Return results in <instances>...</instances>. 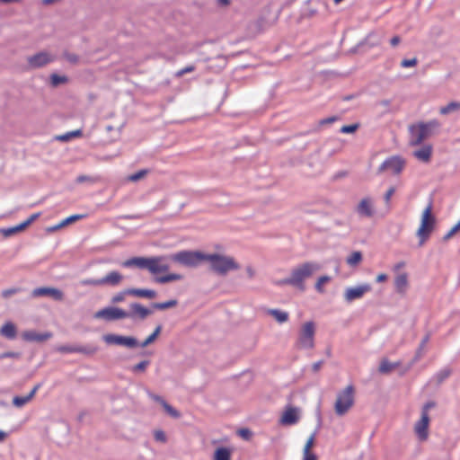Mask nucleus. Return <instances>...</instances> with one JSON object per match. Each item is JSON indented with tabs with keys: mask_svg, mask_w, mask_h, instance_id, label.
Here are the masks:
<instances>
[{
	"mask_svg": "<svg viewBox=\"0 0 460 460\" xmlns=\"http://www.w3.org/2000/svg\"><path fill=\"white\" fill-rule=\"evenodd\" d=\"M319 270L320 265L316 262L307 261L298 265L290 273L292 286L298 288L300 290H305V280Z\"/></svg>",
	"mask_w": 460,
	"mask_h": 460,
	"instance_id": "f257e3e1",
	"label": "nucleus"
},
{
	"mask_svg": "<svg viewBox=\"0 0 460 460\" xmlns=\"http://www.w3.org/2000/svg\"><path fill=\"white\" fill-rule=\"evenodd\" d=\"M205 261L210 263V269L217 274L226 275L230 270L239 269V264L234 258L217 253L206 254Z\"/></svg>",
	"mask_w": 460,
	"mask_h": 460,
	"instance_id": "f03ea898",
	"label": "nucleus"
},
{
	"mask_svg": "<svg viewBox=\"0 0 460 460\" xmlns=\"http://www.w3.org/2000/svg\"><path fill=\"white\" fill-rule=\"evenodd\" d=\"M354 402L355 387L352 385H349L337 394L334 403L336 414L339 416L346 414L354 405Z\"/></svg>",
	"mask_w": 460,
	"mask_h": 460,
	"instance_id": "7ed1b4c3",
	"label": "nucleus"
},
{
	"mask_svg": "<svg viewBox=\"0 0 460 460\" xmlns=\"http://www.w3.org/2000/svg\"><path fill=\"white\" fill-rule=\"evenodd\" d=\"M170 259L183 266L193 268L205 261L206 253L198 251H181L172 254Z\"/></svg>",
	"mask_w": 460,
	"mask_h": 460,
	"instance_id": "20e7f679",
	"label": "nucleus"
},
{
	"mask_svg": "<svg viewBox=\"0 0 460 460\" xmlns=\"http://www.w3.org/2000/svg\"><path fill=\"white\" fill-rule=\"evenodd\" d=\"M315 324L309 321L305 323L298 332V338L296 343L297 349H311L314 347Z\"/></svg>",
	"mask_w": 460,
	"mask_h": 460,
	"instance_id": "39448f33",
	"label": "nucleus"
},
{
	"mask_svg": "<svg viewBox=\"0 0 460 460\" xmlns=\"http://www.w3.org/2000/svg\"><path fill=\"white\" fill-rule=\"evenodd\" d=\"M431 234V204H429L425 208L421 223L417 230V237L419 239V246H422L429 238Z\"/></svg>",
	"mask_w": 460,
	"mask_h": 460,
	"instance_id": "423d86ee",
	"label": "nucleus"
},
{
	"mask_svg": "<svg viewBox=\"0 0 460 460\" xmlns=\"http://www.w3.org/2000/svg\"><path fill=\"white\" fill-rule=\"evenodd\" d=\"M430 403L427 402L422 409L421 417L419 421L416 422L414 426L415 434L420 441H425L429 438V409L430 407Z\"/></svg>",
	"mask_w": 460,
	"mask_h": 460,
	"instance_id": "0eeeda50",
	"label": "nucleus"
},
{
	"mask_svg": "<svg viewBox=\"0 0 460 460\" xmlns=\"http://www.w3.org/2000/svg\"><path fill=\"white\" fill-rule=\"evenodd\" d=\"M129 316L128 313L118 307H106L97 311L94 317L97 319H104L106 321H114L125 319Z\"/></svg>",
	"mask_w": 460,
	"mask_h": 460,
	"instance_id": "6e6552de",
	"label": "nucleus"
},
{
	"mask_svg": "<svg viewBox=\"0 0 460 460\" xmlns=\"http://www.w3.org/2000/svg\"><path fill=\"white\" fill-rule=\"evenodd\" d=\"M429 132V125L420 123L413 125L410 128V140L411 146H418L428 137Z\"/></svg>",
	"mask_w": 460,
	"mask_h": 460,
	"instance_id": "1a4fd4ad",
	"label": "nucleus"
},
{
	"mask_svg": "<svg viewBox=\"0 0 460 460\" xmlns=\"http://www.w3.org/2000/svg\"><path fill=\"white\" fill-rule=\"evenodd\" d=\"M103 341L109 345H119L127 348H134L137 346V341L133 337H126L116 334H106Z\"/></svg>",
	"mask_w": 460,
	"mask_h": 460,
	"instance_id": "9d476101",
	"label": "nucleus"
},
{
	"mask_svg": "<svg viewBox=\"0 0 460 460\" xmlns=\"http://www.w3.org/2000/svg\"><path fill=\"white\" fill-rule=\"evenodd\" d=\"M405 161L400 156H393L385 160L379 167V171H391L392 172L398 174L404 168Z\"/></svg>",
	"mask_w": 460,
	"mask_h": 460,
	"instance_id": "9b49d317",
	"label": "nucleus"
},
{
	"mask_svg": "<svg viewBox=\"0 0 460 460\" xmlns=\"http://www.w3.org/2000/svg\"><path fill=\"white\" fill-rule=\"evenodd\" d=\"M372 288L369 284L349 288L344 292V298L348 303L363 297V296L371 291Z\"/></svg>",
	"mask_w": 460,
	"mask_h": 460,
	"instance_id": "f8f14e48",
	"label": "nucleus"
},
{
	"mask_svg": "<svg viewBox=\"0 0 460 460\" xmlns=\"http://www.w3.org/2000/svg\"><path fill=\"white\" fill-rule=\"evenodd\" d=\"M31 296L33 297L49 296L56 301H61L64 298V294L61 290L55 288L42 287L32 290Z\"/></svg>",
	"mask_w": 460,
	"mask_h": 460,
	"instance_id": "ddd939ff",
	"label": "nucleus"
},
{
	"mask_svg": "<svg viewBox=\"0 0 460 460\" xmlns=\"http://www.w3.org/2000/svg\"><path fill=\"white\" fill-rule=\"evenodd\" d=\"M53 57L48 52H40L37 53L28 58V63L30 66L33 68L43 66L51 61H53Z\"/></svg>",
	"mask_w": 460,
	"mask_h": 460,
	"instance_id": "4468645a",
	"label": "nucleus"
},
{
	"mask_svg": "<svg viewBox=\"0 0 460 460\" xmlns=\"http://www.w3.org/2000/svg\"><path fill=\"white\" fill-rule=\"evenodd\" d=\"M164 257L148 258V270L152 274L165 272L169 270V265L164 262Z\"/></svg>",
	"mask_w": 460,
	"mask_h": 460,
	"instance_id": "2eb2a0df",
	"label": "nucleus"
},
{
	"mask_svg": "<svg viewBox=\"0 0 460 460\" xmlns=\"http://www.w3.org/2000/svg\"><path fill=\"white\" fill-rule=\"evenodd\" d=\"M152 310L143 306L138 303H133L130 305V313H128L131 318L145 319L152 314Z\"/></svg>",
	"mask_w": 460,
	"mask_h": 460,
	"instance_id": "dca6fc26",
	"label": "nucleus"
},
{
	"mask_svg": "<svg viewBox=\"0 0 460 460\" xmlns=\"http://www.w3.org/2000/svg\"><path fill=\"white\" fill-rule=\"evenodd\" d=\"M358 213L366 217H371L374 216L375 210L373 207V202L370 198L363 199L357 208Z\"/></svg>",
	"mask_w": 460,
	"mask_h": 460,
	"instance_id": "f3484780",
	"label": "nucleus"
},
{
	"mask_svg": "<svg viewBox=\"0 0 460 460\" xmlns=\"http://www.w3.org/2000/svg\"><path fill=\"white\" fill-rule=\"evenodd\" d=\"M22 337L26 341H45L52 337L50 332L37 333L33 331H26L22 333Z\"/></svg>",
	"mask_w": 460,
	"mask_h": 460,
	"instance_id": "a211bd4d",
	"label": "nucleus"
},
{
	"mask_svg": "<svg viewBox=\"0 0 460 460\" xmlns=\"http://www.w3.org/2000/svg\"><path fill=\"white\" fill-rule=\"evenodd\" d=\"M122 266L126 268L137 267L139 269H148V258L133 257L125 261Z\"/></svg>",
	"mask_w": 460,
	"mask_h": 460,
	"instance_id": "6ab92c4d",
	"label": "nucleus"
},
{
	"mask_svg": "<svg viewBox=\"0 0 460 460\" xmlns=\"http://www.w3.org/2000/svg\"><path fill=\"white\" fill-rule=\"evenodd\" d=\"M280 420H281V423L285 424V425H292V424L296 423L298 420L296 409H295L293 407L288 408L284 411Z\"/></svg>",
	"mask_w": 460,
	"mask_h": 460,
	"instance_id": "aec40b11",
	"label": "nucleus"
},
{
	"mask_svg": "<svg viewBox=\"0 0 460 460\" xmlns=\"http://www.w3.org/2000/svg\"><path fill=\"white\" fill-rule=\"evenodd\" d=\"M395 289L398 293L403 294L408 288V274L399 273L394 279Z\"/></svg>",
	"mask_w": 460,
	"mask_h": 460,
	"instance_id": "412c9836",
	"label": "nucleus"
},
{
	"mask_svg": "<svg viewBox=\"0 0 460 460\" xmlns=\"http://www.w3.org/2000/svg\"><path fill=\"white\" fill-rule=\"evenodd\" d=\"M122 280V275L118 271H111L101 279L102 286H117Z\"/></svg>",
	"mask_w": 460,
	"mask_h": 460,
	"instance_id": "4be33fe9",
	"label": "nucleus"
},
{
	"mask_svg": "<svg viewBox=\"0 0 460 460\" xmlns=\"http://www.w3.org/2000/svg\"><path fill=\"white\" fill-rule=\"evenodd\" d=\"M128 295H131L137 297L155 298L156 292L151 289H141V288H130L126 290Z\"/></svg>",
	"mask_w": 460,
	"mask_h": 460,
	"instance_id": "5701e85b",
	"label": "nucleus"
},
{
	"mask_svg": "<svg viewBox=\"0 0 460 460\" xmlns=\"http://www.w3.org/2000/svg\"><path fill=\"white\" fill-rule=\"evenodd\" d=\"M39 389V385H35L33 389L30 392V394L26 396H15L13 399V403L16 407H22L26 403H28L35 395L36 392Z\"/></svg>",
	"mask_w": 460,
	"mask_h": 460,
	"instance_id": "b1692460",
	"label": "nucleus"
},
{
	"mask_svg": "<svg viewBox=\"0 0 460 460\" xmlns=\"http://www.w3.org/2000/svg\"><path fill=\"white\" fill-rule=\"evenodd\" d=\"M0 334L9 340H13L16 337V327L11 323H5L0 329Z\"/></svg>",
	"mask_w": 460,
	"mask_h": 460,
	"instance_id": "393cba45",
	"label": "nucleus"
},
{
	"mask_svg": "<svg viewBox=\"0 0 460 460\" xmlns=\"http://www.w3.org/2000/svg\"><path fill=\"white\" fill-rule=\"evenodd\" d=\"M232 449L225 447H217L215 450L213 460H231Z\"/></svg>",
	"mask_w": 460,
	"mask_h": 460,
	"instance_id": "a878e982",
	"label": "nucleus"
},
{
	"mask_svg": "<svg viewBox=\"0 0 460 460\" xmlns=\"http://www.w3.org/2000/svg\"><path fill=\"white\" fill-rule=\"evenodd\" d=\"M400 366V363H392L388 359L384 358L381 360L378 370L382 374H388L392 372L394 369Z\"/></svg>",
	"mask_w": 460,
	"mask_h": 460,
	"instance_id": "bb28decb",
	"label": "nucleus"
},
{
	"mask_svg": "<svg viewBox=\"0 0 460 460\" xmlns=\"http://www.w3.org/2000/svg\"><path fill=\"white\" fill-rule=\"evenodd\" d=\"M269 314L279 323H283L288 320V314L284 311L270 309L269 310Z\"/></svg>",
	"mask_w": 460,
	"mask_h": 460,
	"instance_id": "cd10ccee",
	"label": "nucleus"
},
{
	"mask_svg": "<svg viewBox=\"0 0 460 460\" xmlns=\"http://www.w3.org/2000/svg\"><path fill=\"white\" fill-rule=\"evenodd\" d=\"M460 111V102H451L444 107H441L439 110L440 114L447 115L451 112H455Z\"/></svg>",
	"mask_w": 460,
	"mask_h": 460,
	"instance_id": "c85d7f7f",
	"label": "nucleus"
},
{
	"mask_svg": "<svg viewBox=\"0 0 460 460\" xmlns=\"http://www.w3.org/2000/svg\"><path fill=\"white\" fill-rule=\"evenodd\" d=\"M431 154L429 146H426L422 149L417 150L413 153L414 156L422 162H428Z\"/></svg>",
	"mask_w": 460,
	"mask_h": 460,
	"instance_id": "c756f323",
	"label": "nucleus"
},
{
	"mask_svg": "<svg viewBox=\"0 0 460 460\" xmlns=\"http://www.w3.org/2000/svg\"><path fill=\"white\" fill-rule=\"evenodd\" d=\"M452 373V369L449 367H446L436 374V383L438 385H441Z\"/></svg>",
	"mask_w": 460,
	"mask_h": 460,
	"instance_id": "7c9ffc66",
	"label": "nucleus"
},
{
	"mask_svg": "<svg viewBox=\"0 0 460 460\" xmlns=\"http://www.w3.org/2000/svg\"><path fill=\"white\" fill-rule=\"evenodd\" d=\"M181 279H182V276L181 274L171 273V274H168L165 276L157 277L155 279V281L158 283L164 284V283H168L171 281L180 280Z\"/></svg>",
	"mask_w": 460,
	"mask_h": 460,
	"instance_id": "2f4dec72",
	"label": "nucleus"
},
{
	"mask_svg": "<svg viewBox=\"0 0 460 460\" xmlns=\"http://www.w3.org/2000/svg\"><path fill=\"white\" fill-rule=\"evenodd\" d=\"M362 261V253L360 252H353L348 258H347V264L354 267L359 264Z\"/></svg>",
	"mask_w": 460,
	"mask_h": 460,
	"instance_id": "473e14b6",
	"label": "nucleus"
},
{
	"mask_svg": "<svg viewBox=\"0 0 460 460\" xmlns=\"http://www.w3.org/2000/svg\"><path fill=\"white\" fill-rule=\"evenodd\" d=\"M331 277L329 276H322L320 277L316 283H315V289L318 293H324L325 292V289H324V285L329 283L331 281Z\"/></svg>",
	"mask_w": 460,
	"mask_h": 460,
	"instance_id": "72a5a7b5",
	"label": "nucleus"
},
{
	"mask_svg": "<svg viewBox=\"0 0 460 460\" xmlns=\"http://www.w3.org/2000/svg\"><path fill=\"white\" fill-rule=\"evenodd\" d=\"M86 216L84 215V214H75V215H72L65 219H63L61 222H60V226H63V227L70 225V224H73L80 219H83Z\"/></svg>",
	"mask_w": 460,
	"mask_h": 460,
	"instance_id": "f704fd0d",
	"label": "nucleus"
},
{
	"mask_svg": "<svg viewBox=\"0 0 460 460\" xmlns=\"http://www.w3.org/2000/svg\"><path fill=\"white\" fill-rule=\"evenodd\" d=\"M161 330H162V327L160 325H158L155 330L154 331V332L152 334H150L142 343H141V347H146L147 345L151 344L152 342H154L155 341V339L157 338V336L160 334L161 332Z\"/></svg>",
	"mask_w": 460,
	"mask_h": 460,
	"instance_id": "c9c22d12",
	"label": "nucleus"
},
{
	"mask_svg": "<svg viewBox=\"0 0 460 460\" xmlns=\"http://www.w3.org/2000/svg\"><path fill=\"white\" fill-rule=\"evenodd\" d=\"M176 305H177V301L176 300H170V301L164 302V303H154L152 305V307L154 309L165 310V309L173 307Z\"/></svg>",
	"mask_w": 460,
	"mask_h": 460,
	"instance_id": "e433bc0d",
	"label": "nucleus"
},
{
	"mask_svg": "<svg viewBox=\"0 0 460 460\" xmlns=\"http://www.w3.org/2000/svg\"><path fill=\"white\" fill-rule=\"evenodd\" d=\"M163 407H164V411H166V413L169 414L171 417L175 418V419L180 417V412L177 410H175L174 408H172L166 402H163Z\"/></svg>",
	"mask_w": 460,
	"mask_h": 460,
	"instance_id": "4c0bfd02",
	"label": "nucleus"
},
{
	"mask_svg": "<svg viewBox=\"0 0 460 460\" xmlns=\"http://www.w3.org/2000/svg\"><path fill=\"white\" fill-rule=\"evenodd\" d=\"M150 361L149 360H143L139 362L138 364L132 367L131 370L135 373L138 372H144L146 368L149 366Z\"/></svg>",
	"mask_w": 460,
	"mask_h": 460,
	"instance_id": "58836bf2",
	"label": "nucleus"
},
{
	"mask_svg": "<svg viewBox=\"0 0 460 460\" xmlns=\"http://www.w3.org/2000/svg\"><path fill=\"white\" fill-rule=\"evenodd\" d=\"M147 173H148L147 170H140V171L137 172L136 173L129 175L128 179L130 181H137L143 179Z\"/></svg>",
	"mask_w": 460,
	"mask_h": 460,
	"instance_id": "ea45409f",
	"label": "nucleus"
},
{
	"mask_svg": "<svg viewBox=\"0 0 460 460\" xmlns=\"http://www.w3.org/2000/svg\"><path fill=\"white\" fill-rule=\"evenodd\" d=\"M30 225L31 224L28 222V220H25L24 222L17 225L16 226L8 229L7 234H14L17 232H21V231L24 230Z\"/></svg>",
	"mask_w": 460,
	"mask_h": 460,
	"instance_id": "a19ab883",
	"label": "nucleus"
},
{
	"mask_svg": "<svg viewBox=\"0 0 460 460\" xmlns=\"http://www.w3.org/2000/svg\"><path fill=\"white\" fill-rule=\"evenodd\" d=\"M359 125L358 123L351 124V125H344L341 128L340 131L343 134H350L354 133L358 128Z\"/></svg>",
	"mask_w": 460,
	"mask_h": 460,
	"instance_id": "79ce46f5",
	"label": "nucleus"
},
{
	"mask_svg": "<svg viewBox=\"0 0 460 460\" xmlns=\"http://www.w3.org/2000/svg\"><path fill=\"white\" fill-rule=\"evenodd\" d=\"M460 230V220L456 223V225H455L449 231L447 234H446L442 240L444 242L447 241L448 239H450L456 232H458Z\"/></svg>",
	"mask_w": 460,
	"mask_h": 460,
	"instance_id": "37998d69",
	"label": "nucleus"
},
{
	"mask_svg": "<svg viewBox=\"0 0 460 460\" xmlns=\"http://www.w3.org/2000/svg\"><path fill=\"white\" fill-rule=\"evenodd\" d=\"M82 286H102L101 279H84L80 281Z\"/></svg>",
	"mask_w": 460,
	"mask_h": 460,
	"instance_id": "c03bdc74",
	"label": "nucleus"
},
{
	"mask_svg": "<svg viewBox=\"0 0 460 460\" xmlns=\"http://www.w3.org/2000/svg\"><path fill=\"white\" fill-rule=\"evenodd\" d=\"M314 445V435H311L308 438L307 441L305 442V445L303 449V453H305V454L313 453L312 448H313Z\"/></svg>",
	"mask_w": 460,
	"mask_h": 460,
	"instance_id": "a18cd8bd",
	"label": "nucleus"
},
{
	"mask_svg": "<svg viewBox=\"0 0 460 460\" xmlns=\"http://www.w3.org/2000/svg\"><path fill=\"white\" fill-rule=\"evenodd\" d=\"M50 79H51V84L54 86H57L58 84H64V83H66L67 81L66 76H60V75H56V74L51 75Z\"/></svg>",
	"mask_w": 460,
	"mask_h": 460,
	"instance_id": "49530a36",
	"label": "nucleus"
},
{
	"mask_svg": "<svg viewBox=\"0 0 460 460\" xmlns=\"http://www.w3.org/2000/svg\"><path fill=\"white\" fill-rule=\"evenodd\" d=\"M195 70V66L193 65H190V66H187L181 69H180L179 71H177L175 73V76L176 77H181L182 75H184L185 74H188V73H191Z\"/></svg>",
	"mask_w": 460,
	"mask_h": 460,
	"instance_id": "de8ad7c7",
	"label": "nucleus"
},
{
	"mask_svg": "<svg viewBox=\"0 0 460 460\" xmlns=\"http://www.w3.org/2000/svg\"><path fill=\"white\" fill-rule=\"evenodd\" d=\"M58 351L64 353L82 352L83 350L79 348L70 346H61L58 348Z\"/></svg>",
	"mask_w": 460,
	"mask_h": 460,
	"instance_id": "09e8293b",
	"label": "nucleus"
},
{
	"mask_svg": "<svg viewBox=\"0 0 460 460\" xmlns=\"http://www.w3.org/2000/svg\"><path fill=\"white\" fill-rule=\"evenodd\" d=\"M416 64H417V59L415 58H411V59H403L401 62V66L402 67H411V66H416Z\"/></svg>",
	"mask_w": 460,
	"mask_h": 460,
	"instance_id": "8fccbe9b",
	"label": "nucleus"
},
{
	"mask_svg": "<svg viewBox=\"0 0 460 460\" xmlns=\"http://www.w3.org/2000/svg\"><path fill=\"white\" fill-rule=\"evenodd\" d=\"M337 120H338V117L332 116V117L321 119L319 121V125L323 126V125H326V124H331V123H333V122H335Z\"/></svg>",
	"mask_w": 460,
	"mask_h": 460,
	"instance_id": "3c124183",
	"label": "nucleus"
},
{
	"mask_svg": "<svg viewBox=\"0 0 460 460\" xmlns=\"http://www.w3.org/2000/svg\"><path fill=\"white\" fill-rule=\"evenodd\" d=\"M155 438L157 440V441H161V442H165L166 440V436L164 434V431L162 430H156L155 431Z\"/></svg>",
	"mask_w": 460,
	"mask_h": 460,
	"instance_id": "603ef678",
	"label": "nucleus"
},
{
	"mask_svg": "<svg viewBox=\"0 0 460 460\" xmlns=\"http://www.w3.org/2000/svg\"><path fill=\"white\" fill-rule=\"evenodd\" d=\"M394 192H395V188L394 187H390L387 190V191L385 194V200L386 203L390 202V199H391L392 196L394 194Z\"/></svg>",
	"mask_w": 460,
	"mask_h": 460,
	"instance_id": "864d4df0",
	"label": "nucleus"
},
{
	"mask_svg": "<svg viewBox=\"0 0 460 460\" xmlns=\"http://www.w3.org/2000/svg\"><path fill=\"white\" fill-rule=\"evenodd\" d=\"M126 295H128V293H126V291L117 294L116 296H114L112 297V302L119 303V302L123 301Z\"/></svg>",
	"mask_w": 460,
	"mask_h": 460,
	"instance_id": "5fc2aeb1",
	"label": "nucleus"
},
{
	"mask_svg": "<svg viewBox=\"0 0 460 460\" xmlns=\"http://www.w3.org/2000/svg\"><path fill=\"white\" fill-rule=\"evenodd\" d=\"M277 286H284V285H291L292 286V280L290 276L287 279H279L274 282Z\"/></svg>",
	"mask_w": 460,
	"mask_h": 460,
	"instance_id": "6e6d98bb",
	"label": "nucleus"
},
{
	"mask_svg": "<svg viewBox=\"0 0 460 460\" xmlns=\"http://www.w3.org/2000/svg\"><path fill=\"white\" fill-rule=\"evenodd\" d=\"M19 291L18 288H9V289H5L2 292V296L4 297H9L11 296L12 295H14L16 294L17 292Z\"/></svg>",
	"mask_w": 460,
	"mask_h": 460,
	"instance_id": "4d7b16f0",
	"label": "nucleus"
},
{
	"mask_svg": "<svg viewBox=\"0 0 460 460\" xmlns=\"http://www.w3.org/2000/svg\"><path fill=\"white\" fill-rule=\"evenodd\" d=\"M19 356H20V354L17 352L8 351V352L0 354V359L4 358H19Z\"/></svg>",
	"mask_w": 460,
	"mask_h": 460,
	"instance_id": "13d9d810",
	"label": "nucleus"
},
{
	"mask_svg": "<svg viewBox=\"0 0 460 460\" xmlns=\"http://www.w3.org/2000/svg\"><path fill=\"white\" fill-rule=\"evenodd\" d=\"M303 460H318L317 456L314 453H303Z\"/></svg>",
	"mask_w": 460,
	"mask_h": 460,
	"instance_id": "bf43d9fd",
	"label": "nucleus"
},
{
	"mask_svg": "<svg viewBox=\"0 0 460 460\" xmlns=\"http://www.w3.org/2000/svg\"><path fill=\"white\" fill-rule=\"evenodd\" d=\"M56 138H57L58 140H59V141H63V142H66V141H68V140H70V139H71L70 135H69V133H68V132H67V133H66V134H63V135L58 136Z\"/></svg>",
	"mask_w": 460,
	"mask_h": 460,
	"instance_id": "052dcab7",
	"label": "nucleus"
},
{
	"mask_svg": "<svg viewBox=\"0 0 460 460\" xmlns=\"http://www.w3.org/2000/svg\"><path fill=\"white\" fill-rule=\"evenodd\" d=\"M401 42V38L399 36H394L391 40H390V43L393 47H396L399 43Z\"/></svg>",
	"mask_w": 460,
	"mask_h": 460,
	"instance_id": "680f3d73",
	"label": "nucleus"
},
{
	"mask_svg": "<svg viewBox=\"0 0 460 460\" xmlns=\"http://www.w3.org/2000/svg\"><path fill=\"white\" fill-rule=\"evenodd\" d=\"M68 133L70 135L71 139L73 137H79L82 136V130L81 129H76V130H74V131H70Z\"/></svg>",
	"mask_w": 460,
	"mask_h": 460,
	"instance_id": "e2e57ef3",
	"label": "nucleus"
},
{
	"mask_svg": "<svg viewBox=\"0 0 460 460\" xmlns=\"http://www.w3.org/2000/svg\"><path fill=\"white\" fill-rule=\"evenodd\" d=\"M66 58L71 63H76L78 58L74 54L66 55Z\"/></svg>",
	"mask_w": 460,
	"mask_h": 460,
	"instance_id": "0e129e2a",
	"label": "nucleus"
},
{
	"mask_svg": "<svg viewBox=\"0 0 460 460\" xmlns=\"http://www.w3.org/2000/svg\"><path fill=\"white\" fill-rule=\"evenodd\" d=\"M405 266V262L403 261H401V262H398L397 264H395L394 266V272H398L401 269H402L403 267Z\"/></svg>",
	"mask_w": 460,
	"mask_h": 460,
	"instance_id": "69168bd1",
	"label": "nucleus"
},
{
	"mask_svg": "<svg viewBox=\"0 0 460 460\" xmlns=\"http://www.w3.org/2000/svg\"><path fill=\"white\" fill-rule=\"evenodd\" d=\"M387 279V275L385 273H380L376 277L377 282H385Z\"/></svg>",
	"mask_w": 460,
	"mask_h": 460,
	"instance_id": "338daca9",
	"label": "nucleus"
},
{
	"mask_svg": "<svg viewBox=\"0 0 460 460\" xmlns=\"http://www.w3.org/2000/svg\"><path fill=\"white\" fill-rule=\"evenodd\" d=\"M40 217V213L32 214L27 220L30 224L35 221Z\"/></svg>",
	"mask_w": 460,
	"mask_h": 460,
	"instance_id": "774afa93",
	"label": "nucleus"
}]
</instances>
